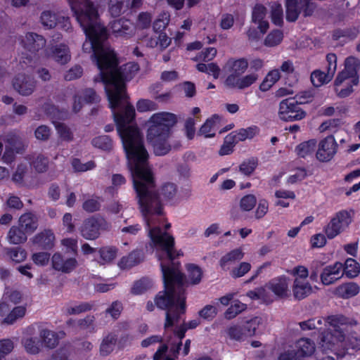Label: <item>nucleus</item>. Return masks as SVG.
<instances>
[{"instance_id": "f257e3e1", "label": "nucleus", "mask_w": 360, "mask_h": 360, "mask_svg": "<svg viewBox=\"0 0 360 360\" xmlns=\"http://www.w3.org/2000/svg\"><path fill=\"white\" fill-rule=\"evenodd\" d=\"M77 20L82 27L86 40L83 44V51L93 52L92 60L96 63L99 74L94 77L96 82H103L112 110L119 135L122 141V132L136 131L143 143L142 134L134 123L135 110L128 103L125 94L124 81L129 80L139 71L136 63H129L118 67V60L114 50L105 42L106 30L99 21L98 14L95 11L88 15L86 11L76 10Z\"/></svg>"}, {"instance_id": "f03ea898", "label": "nucleus", "mask_w": 360, "mask_h": 360, "mask_svg": "<svg viewBox=\"0 0 360 360\" xmlns=\"http://www.w3.org/2000/svg\"><path fill=\"white\" fill-rule=\"evenodd\" d=\"M122 132V145L128 160L134 187L137 193L140 209L152 243L153 236L169 235L160 229L165 218L162 207L155 190V182L148 164V153L136 131Z\"/></svg>"}, {"instance_id": "7ed1b4c3", "label": "nucleus", "mask_w": 360, "mask_h": 360, "mask_svg": "<svg viewBox=\"0 0 360 360\" xmlns=\"http://www.w3.org/2000/svg\"><path fill=\"white\" fill-rule=\"evenodd\" d=\"M153 238L165 285V290L157 295L155 303L158 308L167 310L165 328L167 329L178 323L180 315L186 311L184 275L179 269L180 263L174 261L184 253L174 248V238L169 234L162 238L154 236Z\"/></svg>"}, {"instance_id": "20e7f679", "label": "nucleus", "mask_w": 360, "mask_h": 360, "mask_svg": "<svg viewBox=\"0 0 360 360\" xmlns=\"http://www.w3.org/2000/svg\"><path fill=\"white\" fill-rule=\"evenodd\" d=\"M327 323L329 332L323 334L319 342V348L325 353H331L338 357H342L349 349L360 350V339L350 335L345 339L344 330L346 326L340 317L330 316Z\"/></svg>"}, {"instance_id": "39448f33", "label": "nucleus", "mask_w": 360, "mask_h": 360, "mask_svg": "<svg viewBox=\"0 0 360 360\" xmlns=\"http://www.w3.org/2000/svg\"><path fill=\"white\" fill-rule=\"evenodd\" d=\"M176 122V115L167 112L155 113L148 120L146 139L156 155H165L170 151L171 128Z\"/></svg>"}, {"instance_id": "423d86ee", "label": "nucleus", "mask_w": 360, "mask_h": 360, "mask_svg": "<svg viewBox=\"0 0 360 360\" xmlns=\"http://www.w3.org/2000/svg\"><path fill=\"white\" fill-rule=\"evenodd\" d=\"M249 63L245 58L229 60L226 67L230 74L225 80V84L228 87L238 89H244L255 83L259 79V75L256 72H250L243 75L248 68Z\"/></svg>"}, {"instance_id": "0eeeda50", "label": "nucleus", "mask_w": 360, "mask_h": 360, "mask_svg": "<svg viewBox=\"0 0 360 360\" xmlns=\"http://www.w3.org/2000/svg\"><path fill=\"white\" fill-rule=\"evenodd\" d=\"M358 67L359 61L356 58H346L344 70L338 74L334 81L335 91L338 97H347L353 92V87L358 85Z\"/></svg>"}, {"instance_id": "6e6552de", "label": "nucleus", "mask_w": 360, "mask_h": 360, "mask_svg": "<svg viewBox=\"0 0 360 360\" xmlns=\"http://www.w3.org/2000/svg\"><path fill=\"white\" fill-rule=\"evenodd\" d=\"M316 347L313 341L309 338H301L297 340L294 348L283 351L278 356V360H307L315 352Z\"/></svg>"}, {"instance_id": "1a4fd4ad", "label": "nucleus", "mask_w": 360, "mask_h": 360, "mask_svg": "<svg viewBox=\"0 0 360 360\" xmlns=\"http://www.w3.org/2000/svg\"><path fill=\"white\" fill-rule=\"evenodd\" d=\"M352 222V215L347 211L338 212L325 229L328 238H333L345 231Z\"/></svg>"}, {"instance_id": "9d476101", "label": "nucleus", "mask_w": 360, "mask_h": 360, "mask_svg": "<svg viewBox=\"0 0 360 360\" xmlns=\"http://www.w3.org/2000/svg\"><path fill=\"white\" fill-rule=\"evenodd\" d=\"M39 20L42 26L46 29H52L58 27L66 32L72 30L69 18L60 15L50 10L42 11Z\"/></svg>"}, {"instance_id": "9b49d317", "label": "nucleus", "mask_w": 360, "mask_h": 360, "mask_svg": "<svg viewBox=\"0 0 360 360\" xmlns=\"http://www.w3.org/2000/svg\"><path fill=\"white\" fill-rule=\"evenodd\" d=\"M278 116L286 122L300 120L305 117L306 112L292 99H285L279 104Z\"/></svg>"}, {"instance_id": "f8f14e48", "label": "nucleus", "mask_w": 360, "mask_h": 360, "mask_svg": "<svg viewBox=\"0 0 360 360\" xmlns=\"http://www.w3.org/2000/svg\"><path fill=\"white\" fill-rule=\"evenodd\" d=\"M338 145L333 136H328L321 139L316 152V158L319 162H327L331 160L338 151Z\"/></svg>"}, {"instance_id": "ddd939ff", "label": "nucleus", "mask_w": 360, "mask_h": 360, "mask_svg": "<svg viewBox=\"0 0 360 360\" xmlns=\"http://www.w3.org/2000/svg\"><path fill=\"white\" fill-rule=\"evenodd\" d=\"M290 278L285 276L276 277L267 283L276 299H287L290 295Z\"/></svg>"}, {"instance_id": "4468645a", "label": "nucleus", "mask_w": 360, "mask_h": 360, "mask_svg": "<svg viewBox=\"0 0 360 360\" xmlns=\"http://www.w3.org/2000/svg\"><path fill=\"white\" fill-rule=\"evenodd\" d=\"M200 323V319H195L184 324L174 332L173 337L170 338L167 341L170 346V350L173 354H176L179 353L180 346L181 345V340L184 338L186 331L188 329L195 328Z\"/></svg>"}, {"instance_id": "2eb2a0df", "label": "nucleus", "mask_w": 360, "mask_h": 360, "mask_svg": "<svg viewBox=\"0 0 360 360\" xmlns=\"http://www.w3.org/2000/svg\"><path fill=\"white\" fill-rule=\"evenodd\" d=\"M106 223L101 218H90L86 220L82 227L81 233L87 240H94L98 237L100 231L105 228Z\"/></svg>"}, {"instance_id": "dca6fc26", "label": "nucleus", "mask_w": 360, "mask_h": 360, "mask_svg": "<svg viewBox=\"0 0 360 360\" xmlns=\"http://www.w3.org/2000/svg\"><path fill=\"white\" fill-rule=\"evenodd\" d=\"M20 44L26 51L33 54L45 46L46 40L41 35L29 32L22 37Z\"/></svg>"}, {"instance_id": "f3484780", "label": "nucleus", "mask_w": 360, "mask_h": 360, "mask_svg": "<svg viewBox=\"0 0 360 360\" xmlns=\"http://www.w3.org/2000/svg\"><path fill=\"white\" fill-rule=\"evenodd\" d=\"M342 276V264L337 262L326 266L321 274V283L328 285L335 283Z\"/></svg>"}, {"instance_id": "a211bd4d", "label": "nucleus", "mask_w": 360, "mask_h": 360, "mask_svg": "<svg viewBox=\"0 0 360 360\" xmlns=\"http://www.w3.org/2000/svg\"><path fill=\"white\" fill-rule=\"evenodd\" d=\"M44 52L46 56L53 58L60 64H65L71 58L70 49L65 44L56 45L51 47L49 46L45 49Z\"/></svg>"}, {"instance_id": "6ab92c4d", "label": "nucleus", "mask_w": 360, "mask_h": 360, "mask_svg": "<svg viewBox=\"0 0 360 360\" xmlns=\"http://www.w3.org/2000/svg\"><path fill=\"white\" fill-rule=\"evenodd\" d=\"M35 82L25 75H18L13 81V86L15 91L22 96L32 94L35 89Z\"/></svg>"}, {"instance_id": "aec40b11", "label": "nucleus", "mask_w": 360, "mask_h": 360, "mask_svg": "<svg viewBox=\"0 0 360 360\" xmlns=\"http://www.w3.org/2000/svg\"><path fill=\"white\" fill-rule=\"evenodd\" d=\"M51 264L53 269L55 270L63 273H70L76 268L77 261L75 258L65 259L60 252H56L52 256Z\"/></svg>"}, {"instance_id": "412c9836", "label": "nucleus", "mask_w": 360, "mask_h": 360, "mask_svg": "<svg viewBox=\"0 0 360 360\" xmlns=\"http://www.w3.org/2000/svg\"><path fill=\"white\" fill-rule=\"evenodd\" d=\"M247 296L251 300H259L265 304H271L276 299L271 290L267 287V283L262 287L248 292Z\"/></svg>"}, {"instance_id": "4be33fe9", "label": "nucleus", "mask_w": 360, "mask_h": 360, "mask_svg": "<svg viewBox=\"0 0 360 360\" xmlns=\"http://www.w3.org/2000/svg\"><path fill=\"white\" fill-rule=\"evenodd\" d=\"M259 133V129L255 127H250L246 129H240L233 131L226 136V142L243 141L246 139H251Z\"/></svg>"}, {"instance_id": "5701e85b", "label": "nucleus", "mask_w": 360, "mask_h": 360, "mask_svg": "<svg viewBox=\"0 0 360 360\" xmlns=\"http://www.w3.org/2000/svg\"><path fill=\"white\" fill-rule=\"evenodd\" d=\"M266 8L262 5H256L252 11V22L257 25L261 34H264L269 29V22L265 20Z\"/></svg>"}, {"instance_id": "b1692460", "label": "nucleus", "mask_w": 360, "mask_h": 360, "mask_svg": "<svg viewBox=\"0 0 360 360\" xmlns=\"http://www.w3.org/2000/svg\"><path fill=\"white\" fill-rule=\"evenodd\" d=\"M312 292V287L309 282L299 278L295 279L292 285L293 296L296 300H302Z\"/></svg>"}, {"instance_id": "393cba45", "label": "nucleus", "mask_w": 360, "mask_h": 360, "mask_svg": "<svg viewBox=\"0 0 360 360\" xmlns=\"http://www.w3.org/2000/svg\"><path fill=\"white\" fill-rule=\"evenodd\" d=\"M221 117L218 115H214L207 119L199 130V134L205 138H212L215 135L216 128L220 122Z\"/></svg>"}, {"instance_id": "a878e982", "label": "nucleus", "mask_w": 360, "mask_h": 360, "mask_svg": "<svg viewBox=\"0 0 360 360\" xmlns=\"http://www.w3.org/2000/svg\"><path fill=\"white\" fill-rule=\"evenodd\" d=\"M111 30L118 37H124L130 34L133 31L132 24L125 19L114 20L111 23Z\"/></svg>"}, {"instance_id": "bb28decb", "label": "nucleus", "mask_w": 360, "mask_h": 360, "mask_svg": "<svg viewBox=\"0 0 360 360\" xmlns=\"http://www.w3.org/2000/svg\"><path fill=\"white\" fill-rule=\"evenodd\" d=\"M186 283L190 285H197L200 283L203 271L202 269L195 264H188L186 266Z\"/></svg>"}, {"instance_id": "cd10ccee", "label": "nucleus", "mask_w": 360, "mask_h": 360, "mask_svg": "<svg viewBox=\"0 0 360 360\" xmlns=\"http://www.w3.org/2000/svg\"><path fill=\"white\" fill-rule=\"evenodd\" d=\"M244 252L241 248L234 249L224 255L220 259L219 264L223 269H230V264L241 260L244 257Z\"/></svg>"}, {"instance_id": "c85d7f7f", "label": "nucleus", "mask_w": 360, "mask_h": 360, "mask_svg": "<svg viewBox=\"0 0 360 360\" xmlns=\"http://www.w3.org/2000/svg\"><path fill=\"white\" fill-rule=\"evenodd\" d=\"M18 222L20 227L27 233L34 231L38 226L37 217L30 212L22 214L20 217Z\"/></svg>"}, {"instance_id": "c756f323", "label": "nucleus", "mask_w": 360, "mask_h": 360, "mask_svg": "<svg viewBox=\"0 0 360 360\" xmlns=\"http://www.w3.org/2000/svg\"><path fill=\"white\" fill-rule=\"evenodd\" d=\"M55 236L51 231H45L37 235L34 239V243L42 249H51L54 244Z\"/></svg>"}, {"instance_id": "7c9ffc66", "label": "nucleus", "mask_w": 360, "mask_h": 360, "mask_svg": "<svg viewBox=\"0 0 360 360\" xmlns=\"http://www.w3.org/2000/svg\"><path fill=\"white\" fill-rule=\"evenodd\" d=\"M64 335L65 333L63 331L56 333L49 330H43L41 333V337L45 346L49 348L55 347L58 345L59 338H63Z\"/></svg>"}, {"instance_id": "2f4dec72", "label": "nucleus", "mask_w": 360, "mask_h": 360, "mask_svg": "<svg viewBox=\"0 0 360 360\" xmlns=\"http://www.w3.org/2000/svg\"><path fill=\"white\" fill-rule=\"evenodd\" d=\"M143 259V253L141 251L135 250L131 252L127 257L121 259L119 266L122 269H129L139 263Z\"/></svg>"}, {"instance_id": "473e14b6", "label": "nucleus", "mask_w": 360, "mask_h": 360, "mask_svg": "<svg viewBox=\"0 0 360 360\" xmlns=\"http://www.w3.org/2000/svg\"><path fill=\"white\" fill-rule=\"evenodd\" d=\"M360 274V264L356 260L348 258L342 264V276L345 274L348 278H356Z\"/></svg>"}, {"instance_id": "72a5a7b5", "label": "nucleus", "mask_w": 360, "mask_h": 360, "mask_svg": "<svg viewBox=\"0 0 360 360\" xmlns=\"http://www.w3.org/2000/svg\"><path fill=\"white\" fill-rule=\"evenodd\" d=\"M360 288L356 283H347L337 288V294L342 298H350L359 292Z\"/></svg>"}, {"instance_id": "f704fd0d", "label": "nucleus", "mask_w": 360, "mask_h": 360, "mask_svg": "<svg viewBox=\"0 0 360 360\" xmlns=\"http://www.w3.org/2000/svg\"><path fill=\"white\" fill-rule=\"evenodd\" d=\"M281 78V73L278 69H273L270 70L259 86L262 91H267L269 90Z\"/></svg>"}, {"instance_id": "c9c22d12", "label": "nucleus", "mask_w": 360, "mask_h": 360, "mask_svg": "<svg viewBox=\"0 0 360 360\" xmlns=\"http://www.w3.org/2000/svg\"><path fill=\"white\" fill-rule=\"evenodd\" d=\"M27 308L25 305L17 306L14 307L9 313L2 319L3 324L11 325L17 320L22 319L26 314Z\"/></svg>"}, {"instance_id": "e433bc0d", "label": "nucleus", "mask_w": 360, "mask_h": 360, "mask_svg": "<svg viewBox=\"0 0 360 360\" xmlns=\"http://www.w3.org/2000/svg\"><path fill=\"white\" fill-rule=\"evenodd\" d=\"M285 6L286 20L289 22H295L300 13L298 0H286Z\"/></svg>"}, {"instance_id": "4c0bfd02", "label": "nucleus", "mask_w": 360, "mask_h": 360, "mask_svg": "<svg viewBox=\"0 0 360 360\" xmlns=\"http://www.w3.org/2000/svg\"><path fill=\"white\" fill-rule=\"evenodd\" d=\"M333 77V76H332L327 71L325 72L321 70H316L311 74V83L314 86L316 87H319L325 84H328L332 80Z\"/></svg>"}, {"instance_id": "58836bf2", "label": "nucleus", "mask_w": 360, "mask_h": 360, "mask_svg": "<svg viewBox=\"0 0 360 360\" xmlns=\"http://www.w3.org/2000/svg\"><path fill=\"white\" fill-rule=\"evenodd\" d=\"M72 11L73 12L75 18H77L76 11L72 8V6H75L76 10L86 11L88 15L91 13V11H95L98 14V11L94 6V4L89 0H68Z\"/></svg>"}, {"instance_id": "ea45409f", "label": "nucleus", "mask_w": 360, "mask_h": 360, "mask_svg": "<svg viewBox=\"0 0 360 360\" xmlns=\"http://www.w3.org/2000/svg\"><path fill=\"white\" fill-rule=\"evenodd\" d=\"M329 317L330 316H328L326 319H317V320L316 319H310V320H308V321H306L300 322V328L303 330H311V329H315V328H317L319 330H321L322 329V326H321L323 325V322H324V326L326 327L327 331L321 333V337H320V340H319V342H320L322 335L323 334H327L329 332L328 325V323H327V320H328V319Z\"/></svg>"}, {"instance_id": "a19ab883", "label": "nucleus", "mask_w": 360, "mask_h": 360, "mask_svg": "<svg viewBox=\"0 0 360 360\" xmlns=\"http://www.w3.org/2000/svg\"><path fill=\"white\" fill-rule=\"evenodd\" d=\"M7 238L10 243L20 244L27 240V233L20 227L13 226L8 231Z\"/></svg>"}, {"instance_id": "79ce46f5", "label": "nucleus", "mask_w": 360, "mask_h": 360, "mask_svg": "<svg viewBox=\"0 0 360 360\" xmlns=\"http://www.w3.org/2000/svg\"><path fill=\"white\" fill-rule=\"evenodd\" d=\"M18 141V137L14 134H10L6 138L8 145L6 146V151L2 156L3 161L6 163L11 162L14 159V153L11 149Z\"/></svg>"}, {"instance_id": "37998d69", "label": "nucleus", "mask_w": 360, "mask_h": 360, "mask_svg": "<svg viewBox=\"0 0 360 360\" xmlns=\"http://www.w3.org/2000/svg\"><path fill=\"white\" fill-rule=\"evenodd\" d=\"M247 305L239 300H234L231 306L224 312V318L231 320L238 316L240 313L245 311Z\"/></svg>"}, {"instance_id": "c03bdc74", "label": "nucleus", "mask_w": 360, "mask_h": 360, "mask_svg": "<svg viewBox=\"0 0 360 360\" xmlns=\"http://www.w3.org/2000/svg\"><path fill=\"white\" fill-rule=\"evenodd\" d=\"M316 146V141L315 139L304 141L296 147L297 154L302 158L307 157L314 153Z\"/></svg>"}, {"instance_id": "a18cd8bd", "label": "nucleus", "mask_w": 360, "mask_h": 360, "mask_svg": "<svg viewBox=\"0 0 360 360\" xmlns=\"http://www.w3.org/2000/svg\"><path fill=\"white\" fill-rule=\"evenodd\" d=\"M128 0H108V11L112 17H117L122 14L124 9L127 7Z\"/></svg>"}, {"instance_id": "49530a36", "label": "nucleus", "mask_w": 360, "mask_h": 360, "mask_svg": "<svg viewBox=\"0 0 360 360\" xmlns=\"http://www.w3.org/2000/svg\"><path fill=\"white\" fill-rule=\"evenodd\" d=\"M283 39V32L279 30H274L266 35L264 44L268 47H274L280 44Z\"/></svg>"}, {"instance_id": "de8ad7c7", "label": "nucleus", "mask_w": 360, "mask_h": 360, "mask_svg": "<svg viewBox=\"0 0 360 360\" xmlns=\"http://www.w3.org/2000/svg\"><path fill=\"white\" fill-rule=\"evenodd\" d=\"M100 260L98 263L105 264L111 262L117 256V249L112 247L102 248L99 250Z\"/></svg>"}, {"instance_id": "09e8293b", "label": "nucleus", "mask_w": 360, "mask_h": 360, "mask_svg": "<svg viewBox=\"0 0 360 360\" xmlns=\"http://www.w3.org/2000/svg\"><path fill=\"white\" fill-rule=\"evenodd\" d=\"M115 343V335L112 334H109L106 337H105L101 342L100 347L101 354L103 356H106L109 354L114 349Z\"/></svg>"}, {"instance_id": "8fccbe9b", "label": "nucleus", "mask_w": 360, "mask_h": 360, "mask_svg": "<svg viewBox=\"0 0 360 360\" xmlns=\"http://www.w3.org/2000/svg\"><path fill=\"white\" fill-rule=\"evenodd\" d=\"M92 145L103 150H109L112 147V141L107 135H102L95 137L91 141Z\"/></svg>"}, {"instance_id": "3c124183", "label": "nucleus", "mask_w": 360, "mask_h": 360, "mask_svg": "<svg viewBox=\"0 0 360 360\" xmlns=\"http://www.w3.org/2000/svg\"><path fill=\"white\" fill-rule=\"evenodd\" d=\"M6 254L8 257L15 263L22 262L27 258V252L20 247L8 249Z\"/></svg>"}, {"instance_id": "603ef678", "label": "nucleus", "mask_w": 360, "mask_h": 360, "mask_svg": "<svg viewBox=\"0 0 360 360\" xmlns=\"http://www.w3.org/2000/svg\"><path fill=\"white\" fill-rule=\"evenodd\" d=\"M94 321V317L92 316H87L84 319L79 320H69L67 322L68 326H72L78 330H84L91 327Z\"/></svg>"}, {"instance_id": "864d4df0", "label": "nucleus", "mask_w": 360, "mask_h": 360, "mask_svg": "<svg viewBox=\"0 0 360 360\" xmlns=\"http://www.w3.org/2000/svg\"><path fill=\"white\" fill-rule=\"evenodd\" d=\"M55 125L57 134L63 141H70L73 139V134L70 129L63 123L53 121Z\"/></svg>"}, {"instance_id": "5fc2aeb1", "label": "nucleus", "mask_w": 360, "mask_h": 360, "mask_svg": "<svg viewBox=\"0 0 360 360\" xmlns=\"http://www.w3.org/2000/svg\"><path fill=\"white\" fill-rule=\"evenodd\" d=\"M262 324V319L255 317L247 321L243 326L244 334L246 337H251L256 334L257 330Z\"/></svg>"}, {"instance_id": "6e6d98bb", "label": "nucleus", "mask_w": 360, "mask_h": 360, "mask_svg": "<svg viewBox=\"0 0 360 360\" xmlns=\"http://www.w3.org/2000/svg\"><path fill=\"white\" fill-rule=\"evenodd\" d=\"M91 309V305L88 303L69 304L64 307V311L66 314H79L86 311Z\"/></svg>"}, {"instance_id": "4d7b16f0", "label": "nucleus", "mask_w": 360, "mask_h": 360, "mask_svg": "<svg viewBox=\"0 0 360 360\" xmlns=\"http://www.w3.org/2000/svg\"><path fill=\"white\" fill-rule=\"evenodd\" d=\"M72 167L75 172H84L92 170L96 167V164L94 161L90 160L85 163L81 162L79 159L75 158L71 162Z\"/></svg>"}, {"instance_id": "13d9d810", "label": "nucleus", "mask_w": 360, "mask_h": 360, "mask_svg": "<svg viewBox=\"0 0 360 360\" xmlns=\"http://www.w3.org/2000/svg\"><path fill=\"white\" fill-rule=\"evenodd\" d=\"M257 204V198L252 194H248L241 198L240 200V208L245 212L252 210Z\"/></svg>"}, {"instance_id": "bf43d9fd", "label": "nucleus", "mask_w": 360, "mask_h": 360, "mask_svg": "<svg viewBox=\"0 0 360 360\" xmlns=\"http://www.w3.org/2000/svg\"><path fill=\"white\" fill-rule=\"evenodd\" d=\"M271 21L276 25H281L283 22V8L280 4L273 3L271 4Z\"/></svg>"}, {"instance_id": "052dcab7", "label": "nucleus", "mask_w": 360, "mask_h": 360, "mask_svg": "<svg viewBox=\"0 0 360 360\" xmlns=\"http://www.w3.org/2000/svg\"><path fill=\"white\" fill-rule=\"evenodd\" d=\"M170 21V15L168 12L161 13L153 23V29L155 31L162 30L166 28Z\"/></svg>"}, {"instance_id": "680f3d73", "label": "nucleus", "mask_w": 360, "mask_h": 360, "mask_svg": "<svg viewBox=\"0 0 360 360\" xmlns=\"http://www.w3.org/2000/svg\"><path fill=\"white\" fill-rule=\"evenodd\" d=\"M341 124V120L340 119H330L326 122H323L319 127L320 132H324L326 131L334 132Z\"/></svg>"}, {"instance_id": "e2e57ef3", "label": "nucleus", "mask_w": 360, "mask_h": 360, "mask_svg": "<svg viewBox=\"0 0 360 360\" xmlns=\"http://www.w3.org/2000/svg\"><path fill=\"white\" fill-rule=\"evenodd\" d=\"M257 167V160L251 159L242 162L239 166V171L245 176H250L254 172Z\"/></svg>"}, {"instance_id": "0e129e2a", "label": "nucleus", "mask_w": 360, "mask_h": 360, "mask_svg": "<svg viewBox=\"0 0 360 360\" xmlns=\"http://www.w3.org/2000/svg\"><path fill=\"white\" fill-rule=\"evenodd\" d=\"M251 269V264L249 262H241L238 266L234 267L230 272L233 278H240L245 275Z\"/></svg>"}, {"instance_id": "69168bd1", "label": "nucleus", "mask_w": 360, "mask_h": 360, "mask_svg": "<svg viewBox=\"0 0 360 360\" xmlns=\"http://www.w3.org/2000/svg\"><path fill=\"white\" fill-rule=\"evenodd\" d=\"M217 313L218 310L216 307L207 304L198 312V314L200 318L210 321L217 316Z\"/></svg>"}, {"instance_id": "338daca9", "label": "nucleus", "mask_w": 360, "mask_h": 360, "mask_svg": "<svg viewBox=\"0 0 360 360\" xmlns=\"http://www.w3.org/2000/svg\"><path fill=\"white\" fill-rule=\"evenodd\" d=\"M31 165L35 169V170L38 172H43L46 170L48 167V160L41 155H37Z\"/></svg>"}, {"instance_id": "774afa93", "label": "nucleus", "mask_w": 360, "mask_h": 360, "mask_svg": "<svg viewBox=\"0 0 360 360\" xmlns=\"http://www.w3.org/2000/svg\"><path fill=\"white\" fill-rule=\"evenodd\" d=\"M83 209L88 212H94L99 210L101 201L98 198H91L85 200L83 203Z\"/></svg>"}]
</instances>
